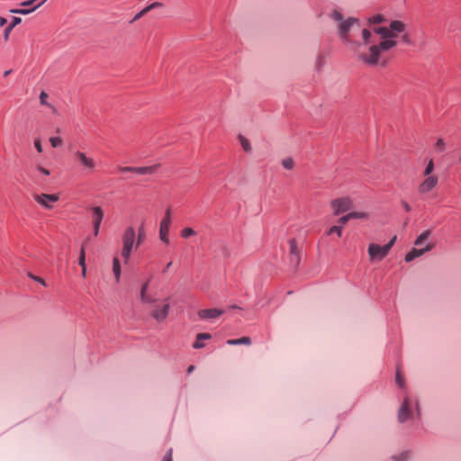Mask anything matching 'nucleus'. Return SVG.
I'll use <instances>...</instances> for the list:
<instances>
[{
    "instance_id": "f257e3e1",
    "label": "nucleus",
    "mask_w": 461,
    "mask_h": 461,
    "mask_svg": "<svg viewBox=\"0 0 461 461\" xmlns=\"http://www.w3.org/2000/svg\"><path fill=\"white\" fill-rule=\"evenodd\" d=\"M400 423H404L409 420L420 419V408L416 397L405 396L398 410L397 415Z\"/></svg>"
},
{
    "instance_id": "f03ea898",
    "label": "nucleus",
    "mask_w": 461,
    "mask_h": 461,
    "mask_svg": "<svg viewBox=\"0 0 461 461\" xmlns=\"http://www.w3.org/2000/svg\"><path fill=\"white\" fill-rule=\"evenodd\" d=\"M330 16L335 22L339 23L338 32L342 41L346 44L353 43L358 46V42H353L350 41L348 37V32L355 24L359 26V20L357 18L353 17H349L347 20H344L342 14L339 11H333Z\"/></svg>"
},
{
    "instance_id": "7ed1b4c3",
    "label": "nucleus",
    "mask_w": 461,
    "mask_h": 461,
    "mask_svg": "<svg viewBox=\"0 0 461 461\" xmlns=\"http://www.w3.org/2000/svg\"><path fill=\"white\" fill-rule=\"evenodd\" d=\"M397 41L394 39L383 40L378 44H374L369 47V55L362 54L360 59L367 65L375 66L378 63L381 52H385L395 47Z\"/></svg>"
},
{
    "instance_id": "20e7f679",
    "label": "nucleus",
    "mask_w": 461,
    "mask_h": 461,
    "mask_svg": "<svg viewBox=\"0 0 461 461\" xmlns=\"http://www.w3.org/2000/svg\"><path fill=\"white\" fill-rule=\"evenodd\" d=\"M396 240V236H393L386 244L384 246H380L375 243H371L368 246V255L372 261L374 260H382L384 259L389 253L390 249L393 246Z\"/></svg>"
},
{
    "instance_id": "39448f33",
    "label": "nucleus",
    "mask_w": 461,
    "mask_h": 461,
    "mask_svg": "<svg viewBox=\"0 0 461 461\" xmlns=\"http://www.w3.org/2000/svg\"><path fill=\"white\" fill-rule=\"evenodd\" d=\"M136 233L132 227H128L122 236V257L124 258L125 263L130 259L134 243H135Z\"/></svg>"
},
{
    "instance_id": "423d86ee",
    "label": "nucleus",
    "mask_w": 461,
    "mask_h": 461,
    "mask_svg": "<svg viewBox=\"0 0 461 461\" xmlns=\"http://www.w3.org/2000/svg\"><path fill=\"white\" fill-rule=\"evenodd\" d=\"M171 223V210L170 208H167L165 212V216L160 221L159 226V238L162 242L165 244L169 243L168 240V232H169V227Z\"/></svg>"
},
{
    "instance_id": "0eeeda50",
    "label": "nucleus",
    "mask_w": 461,
    "mask_h": 461,
    "mask_svg": "<svg viewBox=\"0 0 461 461\" xmlns=\"http://www.w3.org/2000/svg\"><path fill=\"white\" fill-rule=\"evenodd\" d=\"M331 207L333 209V213L335 215H339L344 212H347L351 207V201L348 197H341L338 199H334L331 202Z\"/></svg>"
},
{
    "instance_id": "6e6552de",
    "label": "nucleus",
    "mask_w": 461,
    "mask_h": 461,
    "mask_svg": "<svg viewBox=\"0 0 461 461\" xmlns=\"http://www.w3.org/2000/svg\"><path fill=\"white\" fill-rule=\"evenodd\" d=\"M34 199L44 208L51 209L53 208V203L59 200V196L56 194H41L34 195Z\"/></svg>"
},
{
    "instance_id": "1a4fd4ad",
    "label": "nucleus",
    "mask_w": 461,
    "mask_h": 461,
    "mask_svg": "<svg viewBox=\"0 0 461 461\" xmlns=\"http://www.w3.org/2000/svg\"><path fill=\"white\" fill-rule=\"evenodd\" d=\"M104 219V212L100 206H95L92 209V221L94 228V235L97 236L99 233L100 226Z\"/></svg>"
},
{
    "instance_id": "9d476101",
    "label": "nucleus",
    "mask_w": 461,
    "mask_h": 461,
    "mask_svg": "<svg viewBox=\"0 0 461 461\" xmlns=\"http://www.w3.org/2000/svg\"><path fill=\"white\" fill-rule=\"evenodd\" d=\"M290 264L297 268L300 265L301 258L299 255L297 243L295 239L289 240Z\"/></svg>"
},
{
    "instance_id": "9b49d317",
    "label": "nucleus",
    "mask_w": 461,
    "mask_h": 461,
    "mask_svg": "<svg viewBox=\"0 0 461 461\" xmlns=\"http://www.w3.org/2000/svg\"><path fill=\"white\" fill-rule=\"evenodd\" d=\"M438 179L435 176H427L419 185V192L420 194H426L431 191L438 185Z\"/></svg>"
},
{
    "instance_id": "f8f14e48",
    "label": "nucleus",
    "mask_w": 461,
    "mask_h": 461,
    "mask_svg": "<svg viewBox=\"0 0 461 461\" xmlns=\"http://www.w3.org/2000/svg\"><path fill=\"white\" fill-rule=\"evenodd\" d=\"M224 312L223 310L221 309H203L199 310L197 315L202 320H212L220 317Z\"/></svg>"
},
{
    "instance_id": "ddd939ff",
    "label": "nucleus",
    "mask_w": 461,
    "mask_h": 461,
    "mask_svg": "<svg viewBox=\"0 0 461 461\" xmlns=\"http://www.w3.org/2000/svg\"><path fill=\"white\" fill-rule=\"evenodd\" d=\"M432 249V245L427 244L422 249H416L412 248L406 255H405V261L411 262L414 260L416 258L422 256L424 253L430 251Z\"/></svg>"
},
{
    "instance_id": "4468645a",
    "label": "nucleus",
    "mask_w": 461,
    "mask_h": 461,
    "mask_svg": "<svg viewBox=\"0 0 461 461\" xmlns=\"http://www.w3.org/2000/svg\"><path fill=\"white\" fill-rule=\"evenodd\" d=\"M75 156L77 158V160L79 161L80 165L82 167H84L86 169H88L91 171L95 169V163L94 159L86 157V153L77 150L75 153Z\"/></svg>"
},
{
    "instance_id": "2eb2a0df",
    "label": "nucleus",
    "mask_w": 461,
    "mask_h": 461,
    "mask_svg": "<svg viewBox=\"0 0 461 461\" xmlns=\"http://www.w3.org/2000/svg\"><path fill=\"white\" fill-rule=\"evenodd\" d=\"M168 300L169 298L165 300V304L160 309H156L152 312L153 318L158 321H162L167 317L170 308Z\"/></svg>"
},
{
    "instance_id": "dca6fc26",
    "label": "nucleus",
    "mask_w": 461,
    "mask_h": 461,
    "mask_svg": "<svg viewBox=\"0 0 461 461\" xmlns=\"http://www.w3.org/2000/svg\"><path fill=\"white\" fill-rule=\"evenodd\" d=\"M374 32L380 35L383 40L394 39L395 34L390 30L389 27L380 26L373 29Z\"/></svg>"
},
{
    "instance_id": "f3484780",
    "label": "nucleus",
    "mask_w": 461,
    "mask_h": 461,
    "mask_svg": "<svg viewBox=\"0 0 461 461\" xmlns=\"http://www.w3.org/2000/svg\"><path fill=\"white\" fill-rule=\"evenodd\" d=\"M389 28L395 34L396 32H403L406 26L402 21L394 20L390 23Z\"/></svg>"
},
{
    "instance_id": "a211bd4d",
    "label": "nucleus",
    "mask_w": 461,
    "mask_h": 461,
    "mask_svg": "<svg viewBox=\"0 0 461 461\" xmlns=\"http://www.w3.org/2000/svg\"><path fill=\"white\" fill-rule=\"evenodd\" d=\"M212 338L210 333H198L196 335V339L193 344L194 348H203L204 347L203 342H201V339H210Z\"/></svg>"
},
{
    "instance_id": "6ab92c4d",
    "label": "nucleus",
    "mask_w": 461,
    "mask_h": 461,
    "mask_svg": "<svg viewBox=\"0 0 461 461\" xmlns=\"http://www.w3.org/2000/svg\"><path fill=\"white\" fill-rule=\"evenodd\" d=\"M158 168L157 165L149 166V167H135L134 172L140 175H148L153 174L156 172Z\"/></svg>"
},
{
    "instance_id": "aec40b11",
    "label": "nucleus",
    "mask_w": 461,
    "mask_h": 461,
    "mask_svg": "<svg viewBox=\"0 0 461 461\" xmlns=\"http://www.w3.org/2000/svg\"><path fill=\"white\" fill-rule=\"evenodd\" d=\"M227 344L228 345H232V346H236V345H250L251 344V339L249 337H242V338H240V339H229L227 341Z\"/></svg>"
},
{
    "instance_id": "412c9836",
    "label": "nucleus",
    "mask_w": 461,
    "mask_h": 461,
    "mask_svg": "<svg viewBox=\"0 0 461 461\" xmlns=\"http://www.w3.org/2000/svg\"><path fill=\"white\" fill-rule=\"evenodd\" d=\"M113 272L116 281L119 282L121 277V265L117 257H115L113 260Z\"/></svg>"
},
{
    "instance_id": "4be33fe9",
    "label": "nucleus",
    "mask_w": 461,
    "mask_h": 461,
    "mask_svg": "<svg viewBox=\"0 0 461 461\" xmlns=\"http://www.w3.org/2000/svg\"><path fill=\"white\" fill-rule=\"evenodd\" d=\"M48 94L44 91H41L40 94V103L41 105L48 106L52 109L53 113H56V108L53 107L50 103L47 102Z\"/></svg>"
},
{
    "instance_id": "5701e85b",
    "label": "nucleus",
    "mask_w": 461,
    "mask_h": 461,
    "mask_svg": "<svg viewBox=\"0 0 461 461\" xmlns=\"http://www.w3.org/2000/svg\"><path fill=\"white\" fill-rule=\"evenodd\" d=\"M429 234H430V230H424L416 239L415 245L416 246H420L423 243V241L429 238Z\"/></svg>"
},
{
    "instance_id": "b1692460",
    "label": "nucleus",
    "mask_w": 461,
    "mask_h": 461,
    "mask_svg": "<svg viewBox=\"0 0 461 461\" xmlns=\"http://www.w3.org/2000/svg\"><path fill=\"white\" fill-rule=\"evenodd\" d=\"M385 21V18L382 14H375L368 18L369 23H381Z\"/></svg>"
},
{
    "instance_id": "393cba45",
    "label": "nucleus",
    "mask_w": 461,
    "mask_h": 461,
    "mask_svg": "<svg viewBox=\"0 0 461 461\" xmlns=\"http://www.w3.org/2000/svg\"><path fill=\"white\" fill-rule=\"evenodd\" d=\"M194 235H195V231L192 228H189V227L184 228L181 231V236L185 239H187Z\"/></svg>"
},
{
    "instance_id": "a878e982",
    "label": "nucleus",
    "mask_w": 461,
    "mask_h": 461,
    "mask_svg": "<svg viewBox=\"0 0 461 461\" xmlns=\"http://www.w3.org/2000/svg\"><path fill=\"white\" fill-rule=\"evenodd\" d=\"M282 166L285 168V169H292L294 167V160L292 158H285L282 160Z\"/></svg>"
},
{
    "instance_id": "bb28decb",
    "label": "nucleus",
    "mask_w": 461,
    "mask_h": 461,
    "mask_svg": "<svg viewBox=\"0 0 461 461\" xmlns=\"http://www.w3.org/2000/svg\"><path fill=\"white\" fill-rule=\"evenodd\" d=\"M409 456H410V453L408 451H404L398 456H393V459L394 461H407Z\"/></svg>"
},
{
    "instance_id": "cd10ccee",
    "label": "nucleus",
    "mask_w": 461,
    "mask_h": 461,
    "mask_svg": "<svg viewBox=\"0 0 461 461\" xmlns=\"http://www.w3.org/2000/svg\"><path fill=\"white\" fill-rule=\"evenodd\" d=\"M337 234L339 237L341 236V233H342V226H332L331 228H330V230H328V235H332V234Z\"/></svg>"
},
{
    "instance_id": "c85d7f7f",
    "label": "nucleus",
    "mask_w": 461,
    "mask_h": 461,
    "mask_svg": "<svg viewBox=\"0 0 461 461\" xmlns=\"http://www.w3.org/2000/svg\"><path fill=\"white\" fill-rule=\"evenodd\" d=\"M47 0H41V2H37V0H31V14L37 10Z\"/></svg>"
},
{
    "instance_id": "c756f323",
    "label": "nucleus",
    "mask_w": 461,
    "mask_h": 461,
    "mask_svg": "<svg viewBox=\"0 0 461 461\" xmlns=\"http://www.w3.org/2000/svg\"><path fill=\"white\" fill-rule=\"evenodd\" d=\"M240 144H241L242 148L244 149V150L247 152L250 151L251 148L249 145V141L243 136H240Z\"/></svg>"
},
{
    "instance_id": "7c9ffc66",
    "label": "nucleus",
    "mask_w": 461,
    "mask_h": 461,
    "mask_svg": "<svg viewBox=\"0 0 461 461\" xmlns=\"http://www.w3.org/2000/svg\"><path fill=\"white\" fill-rule=\"evenodd\" d=\"M362 37L365 44H368L370 42L371 32L367 29L362 30Z\"/></svg>"
},
{
    "instance_id": "2f4dec72",
    "label": "nucleus",
    "mask_w": 461,
    "mask_h": 461,
    "mask_svg": "<svg viewBox=\"0 0 461 461\" xmlns=\"http://www.w3.org/2000/svg\"><path fill=\"white\" fill-rule=\"evenodd\" d=\"M50 142L53 148H58L62 144V140L59 137H50Z\"/></svg>"
},
{
    "instance_id": "473e14b6",
    "label": "nucleus",
    "mask_w": 461,
    "mask_h": 461,
    "mask_svg": "<svg viewBox=\"0 0 461 461\" xmlns=\"http://www.w3.org/2000/svg\"><path fill=\"white\" fill-rule=\"evenodd\" d=\"M144 237H145L144 229H143V227H140L139 229L138 239H137V242L135 244L136 248H138L140 245V243L142 242Z\"/></svg>"
},
{
    "instance_id": "72a5a7b5",
    "label": "nucleus",
    "mask_w": 461,
    "mask_h": 461,
    "mask_svg": "<svg viewBox=\"0 0 461 461\" xmlns=\"http://www.w3.org/2000/svg\"><path fill=\"white\" fill-rule=\"evenodd\" d=\"M78 264L82 267V268H84V267L86 266V253L84 247H82L80 250Z\"/></svg>"
},
{
    "instance_id": "f704fd0d",
    "label": "nucleus",
    "mask_w": 461,
    "mask_h": 461,
    "mask_svg": "<svg viewBox=\"0 0 461 461\" xmlns=\"http://www.w3.org/2000/svg\"><path fill=\"white\" fill-rule=\"evenodd\" d=\"M433 169H434V163H433V160L430 159L425 167L424 175L429 176L431 174V172L433 171Z\"/></svg>"
},
{
    "instance_id": "c9c22d12",
    "label": "nucleus",
    "mask_w": 461,
    "mask_h": 461,
    "mask_svg": "<svg viewBox=\"0 0 461 461\" xmlns=\"http://www.w3.org/2000/svg\"><path fill=\"white\" fill-rule=\"evenodd\" d=\"M147 14V11L145 8H143L141 11H140L139 13H137L134 17L130 21V23H133L134 22H136L137 20L140 19L143 15H145Z\"/></svg>"
},
{
    "instance_id": "e433bc0d",
    "label": "nucleus",
    "mask_w": 461,
    "mask_h": 461,
    "mask_svg": "<svg viewBox=\"0 0 461 461\" xmlns=\"http://www.w3.org/2000/svg\"><path fill=\"white\" fill-rule=\"evenodd\" d=\"M10 13L15 14H29V9H27V8H15V9H11Z\"/></svg>"
},
{
    "instance_id": "4c0bfd02",
    "label": "nucleus",
    "mask_w": 461,
    "mask_h": 461,
    "mask_svg": "<svg viewBox=\"0 0 461 461\" xmlns=\"http://www.w3.org/2000/svg\"><path fill=\"white\" fill-rule=\"evenodd\" d=\"M161 6H162V3H160V2H153V3L149 4V5H147L145 7V9H146V11L148 13V12H149V11L155 9V8L161 7Z\"/></svg>"
},
{
    "instance_id": "58836bf2",
    "label": "nucleus",
    "mask_w": 461,
    "mask_h": 461,
    "mask_svg": "<svg viewBox=\"0 0 461 461\" xmlns=\"http://www.w3.org/2000/svg\"><path fill=\"white\" fill-rule=\"evenodd\" d=\"M436 149L438 151V152H442L444 149H445V142L443 140V139H438L436 142Z\"/></svg>"
},
{
    "instance_id": "ea45409f",
    "label": "nucleus",
    "mask_w": 461,
    "mask_h": 461,
    "mask_svg": "<svg viewBox=\"0 0 461 461\" xmlns=\"http://www.w3.org/2000/svg\"><path fill=\"white\" fill-rule=\"evenodd\" d=\"M324 65V59L321 55H318L316 59V67L320 70Z\"/></svg>"
},
{
    "instance_id": "a19ab883",
    "label": "nucleus",
    "mask_w": 461,
    "mask_h": 461,
    "mask_svg": "<svg viewBox=\"0 0 461 461\" xmlns=\"http://www.w3.org/2000/svg\"><path fill=\"white\" fill-rule=\"evenodd\" d=\"M172 454H173V450H172V448H169V449L166 452V454H165V456H164V457H163L162 461H173Z\"/></svg>"
},
{
    "instance_id": "79ce46f5",
    "label": "nucleus",
    "mask_w": 461,
    "mask_h": 461,
    "mask_svg": "<svg viewBox=\"0 0 461 461\" xmlns=\"http://www.w3.org/2000/svg\"><path fill=\"white\" fill-rule=\"evenodd\" d=\"M349 220H351V219H350V216L348 215V213L346 214V215L341 216L339 219V222L340 223L339 226H342V225L346 224Z\"/></svg>"
},
{
    "instance_id": "37998d69",
    "label": "nucleus",
    "mask_w": 461,
    "mask_h": 461,
    "mask_svg": "<svg viewBox=\"0 0 461 461\" xmlns=\"http://www.w3.org/2000/svg\"><path fill=\"white\" fill-rule=\"evenodd\" d=\"M395 381L399 387L403 388V386H404L403 379L401 377V375H399L398 372L396 373V375H395Z\"/></svg>"
},
{
    "instance_id": "c03bdc74",
    "label": "nucleus",
    "mask_w": 461,
    "mask_h": 461,
    "mask_svg": "<svg viewBox=\"0 0 461 461\" xmlns=\"http://www.w3.org/2000/svg\"><path fill=\"white\" fill-rule=\"evenodd\" d=\"M135 167H121L119 171L122 173L134 172Z\"/></svg>"
},
{
    "instance_id": "a18cd8bd",
    "label": "nucleus",
    "mask_w": 461,
    "mask_h": 461,
    "mask_svg": "<svg viewBox=\"0 0 461 461\" xmlns=\"http://www.w3.org/2000/svg\"><path fill=\"white\" fill-rule=\"evenodd\" d=\"M348 215L350 216V219H360L365 216L362 212H349Z\"/></svg>"
},
{
    "instance_id": "49530a36",
    "label": "nucleus",
    "mask_w": 461,
    "mask_h": 461,
    "mask_svg": "<svg viewBox=\"0 0 461 461\" xmlns=\"http://www.w3.org/2000/svg\"><path fill=\"white\" fill-rule=\"evenodd\" d=\"M34 147L38 152H40V153L42 152V146H41L40 140H38V139L34 140Z\"/></svg>"
},
{
    "instance_id": "de8ad7c7",
    "label": "nucleus",
    "mask_w": 461,
    "mask_h": 461,
    "mask_svg": "<svg viewBox=\"0 0 461 461\" xmlns=\"http://www.w3.org/2000/svg\"><path fill=\"white\" fill-rule=\"evenodd\" d=\"M22 22L20 17H14L12 23H10L11 28H14Z\"/></svg>"
},
{
    "instance_id": "09e8293b",
    "label": "nucleus",
    "mask_w": 461,
    "mask_h": 461,
    "mask_svg": "<svg viewBox=\"0 0 461 461\" xmlns=\"http://www.w3.org/2000/svg\"><path fill=\"white\" fill-rule=\"evenodd\" d=\"M31 280H34L36 282H39L42 285H46V283H45V281L42 278H41L39 276H33L32 274H31Z\"/></svg>"
},
{
    "instance_id": "8fccbe9b",
    "label": "nucleus",
    "mask_w": 461,
    "mask_h": 461,
    "mask_svg": "<svg viewBox=\"0 0 461 461\" xmlns=\"http://www.w3.org/2000/svg\"><path fill=\"white\" fill-rule=\"evenodd\" d=\"M402 41L407 45H410L411 43V39L408 34H403L402 36Z\"/></svg>"
},
{
    "instance_id": "3c124183",
    "label": "nucleus",
    "mask_w": 461,
    "mask_h": 461,
    "mask_svg": "<svg viewBox=\"0 0 461 461\" xmlns=\"http://www.w3.org/2000/svg\"><path fill=\"white\" fill-rule=\"evenodd\" d=\"M146 294L147 292L140 291V299L143 303L150 302Z\"/></svg>"
},
{
    "instance_id": "603ef678",
    "label": "nucleus",
    "mask_w": 461,
    "mask_h": 461,
    "mask_svg": "<svg viewBox=\"0 0 461 461\" xmlns=\"http://www.w3.org/2000/svg\"><path fill=\"white\" fill-rule=\"evenodd\" d=\"M402 205L406 212H410L411 210L410 204L405 201H402Z\"/></svg>"
},
{
    "instance_id": "864d4df0",
    "label": "nucleus",
    "mask_w": 461,
    "mask_h": 461,
    "mask_svg": "<svg viewBox=\"0 0 461 461\" xmlns=\"http://www.w3.org/2000/svg\"><path fill=\"white\" fill-rule=\"evenodd\" d=\"M149 280H148L147 282H145V283L141 285V289H140V291L147 292L148 287H149Z\"/></svg>"
},
{
    "instance_id": "5fc2aeb1",
    "label": "nucleus",
    "mask_w": 461,
    "mask_h": 461,
    "mask_svg": "<svg viewBox=\"0 0 461 461\" xmlns=\"http://www.w3.org/2000/svg\"><path fill=\"white\" fill-rule=\"evenodd\" d=\"M13 30V28H11V26L9 25L5 31V39L7 40L8 39V36H9V33L10 32Z\"/></svg>"
},
{
    "instance_id": "6e6d98bb",
    "label": "nucleus",
    "mask_w": 461,
    "mask_h": 461,
    "mask_svg": "<svg viewBox=\"0 0 461 461\" xmlns=\"http://www.w3.org/2000/svg\"><path fill=\"white\" fill-rule=\"evenodd\" d=\"M39 170H40L42 174H44V175H46V176H49V175H50V171H49L48 169L44 168V167H39Z\"/></svg>"
},
{
    "instance_id": "4d7b16f0",
    "label": "nucleus",
    "mask_w": 461,
    "mask_h": 461,
    "mask_svg": "<svg viewBox=\"0 0 461 461\" xmlns=\"http://www.w3.org/2000/svg\"><path fill=\"white\" fill-rule=\"evenodd\" d=\"M7 23V20L5 18L0 17V26L5 25Z\"/></svg>"
},
{
    "instance_id": "13d9d810",
    "label": "nucleus",
    "mask_w": 461,
    "mask_h": 461,
    "mask_svg": "<svg viewBox=\"0 0 461 461\" xmlns=\"http://www.w3.org/2000/svg\"><path fill=\"white\" fill-rule=\"evenodd\" d=\"M194 370V366H190L186 370L187 375H190Z\"/></svg>"
},
{
    "instance_id": "bf43d9fd",
    "label": "nucleus",
    "mask_w": 461,
    "mask_h": 461,
    "mask_svg": "<svg viewBox=\"0 0 461 461\" xmlns=\"http://www.w3.org/2000/svg\"><path fill=\"white\" fill-rule=\"evenodd\" d=\"M171 265H172V262H168L162 272L165 273L166 271H167V269L171 267Z\"/></svg>"
},
{
    "instance_id": "052dcab7",
    "label": "nucleus",
    "mask_w": 461,
    "mask_h": 461,
    "mask_svg": "<svg viewBox=\"0 0 461 461\" xmlns=\"http://www.w3.org/2000/svg\"><path fill=\"white\" fill-rule=\"evenodd\" d=\"M22 6L26 7L29 6V1H24L21 4Z\"/></svg>"
},
{
    "instance_id": "680f3d73",
    "label": "nucleus",
    "mask_w": 461,
    "mask_h": 461,
    "mask_svg": "<svg viewBox=\"0 0 461 461\" xmlns=\"http://www.w3.org/2000/svg\"><path fill=\"white\" fill-rule=\"evenodd\" d=\"M230 308H231V309H240V310H241V308H240V307H239V306H238V305H236V304L231 305V306H230Z\"/></svg>"
},
{
    "instance_id": "e2e57ef3",
    "label": "nucleus",
    "mask_w": 461,
    "mask_h": 461,
    "mask_svg": "<svg viewBox=\"0 0 461 461\" xmlns=\"http://www.w3.org/2000/svg\"><path fill=\"white\" fill-rule=\"evenodd\" d=\"M10 73H11V70H6V71L4 73V77H7Z\"/></svg>"
},
{
    "instance_id": "0e129e2a",
    "label": "nucleus",
    "mask_w": 461,
    "mask_h": 461,
    "mask_svg": "<svg viewBox=\"0 0 461 461\" xmlns=\"http://www.w3.org/2000/svg\"><path fill=\"white\" fill-rule=\"evenodd\" d=\"M82 274H83V276L86 275V266L84 267V268H82Z\"/></svg>"
},
{
    "instance_id": "69168bd1",
    "label": "nucleus",
    "mask_w": 461,
    "mask_h": 461,
    "mask_svg": "<svg viewBox=\"0 0 461 461\" xmlns=\"http://www.w3.org/2000/svg\"><path fill=\"white\" fill-rule=\"evenodd\" d=\"M459 159H460V161H461V156H460V158H459Z\"/></svg>"
}]
</instances>
